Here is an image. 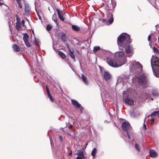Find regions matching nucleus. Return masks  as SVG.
Masks as SVG:
<instances>
[{"label":"nucleus","mask_w":159,"mask_h":159,"mask_svg":"<svg viewBox=\"0 0 159 159\" xmlns=\"http://www.w3.org/2000/svg\"><path fill=\"white\" fill-rule=\"evenodd\" d=\"M56 11L57 12L58 17L62 21H64L65 18L63 17V15H62V13L59 8L56 9Z\"/></svg>","instance_id":"obj_10"},{"label":"nucleus","mask_w":159,"mask_h":159,"mask_svg":"<svg viewBox=\"0 0 159 159\" xmlns=\"http://www.w3.org/2000/svg\"><path fill=\"white\" fill-rule=\"evenodd\" d=\"M12 48L13 50L16 52H19L20 50L19 47L17 45L15 44H14L13 45Z\"/></svg>","instance_id":"obj_19"},{"label":"nucleus","mask_w":159,"mask_h":159,"mask_svg":"<svg viewBox=\"0 0 159 159\" xmlns=\"http://www.w3.org/2000/svg\"><path fill=\"white\" fill-rule=\"evenodd\" d=\"M17 2V3L18 4V7H19L21 9L23 7L21 3V0H16Z\"/></svg>","instance_id":"obj_28"},{"label":"nucleus","mask_w":159,"mask_h":159,"mask_svg":"<svg viewBox=\"0 0 159 159\" xmlns=\"http://www.w3.org/2000/svg\"><path fill=\"white\" fill-rule=\"evenodd\" d=\"M68 51H69V54L70 57L73 59L75 60V57L74 54L73 52H72L70 48L68 47Z\"/></svg>","instance_id":"obj_20"},{"label":"nucleus","mask_w":159,"mask_h":159,"mask_svg":"<svg viewBox=\"0 0 159 159\" xmlns=\"http://www.w3.org/2000/svg\"><path fill=\"white\" fill-rule=\"evenodd\" d=\"M46 90H47V91H48L49 90V89L47 86V85H46Z\"/></svg>","instance_id":"obj_48"},{"label":"nucleus","mask_w":159,"mask_h":159,"mask_svg":"<svg viewBox=\"0 0 159 159\" xmlns=\"http://www.w3.org/2000/svg\"><path fill=\"white\" fill-rule=\"evenodd\" d=\"M29 37V35L26 33H25L23 34V40H28Z\"/></svg>","instance_id":"obj_30"},{"label":"nucleus","mask_w":159,"mask_h":159,"mask_svg":"<svg viewBox=\"0 0 159 159\" xmlns=\"http://www.w3.org/2000/svg\"><path fill=\"white\" fill-rule=\"evenodd\" d=\"M153 50L155 53L159 55V50L155 47H154Z\"/></svg>","instance_id":"obj_33"},{"label":"nucleus","mask_w":159,"mask_h":159,"mask_svg":"<svg viewBox=\"0 0 159 159\" xmlns=\"http://www.w3.org/2000/svg\"><path fill=\"white\" fill-rule=\"evenodd\" d=\"M125 104L129 105H133L134 103V101L132 99L128 98L125 99Z\"/></svg>","instance_id":"obj_14"},{"label":"nucleus","mask_w":159,"mask_h":159,"mask_svg":"<svg viewBox=\"0 0 159 159\" xmlns=\"http://www.w3.org/2000/svg\"><path fill=\"white\" fill-rule=\"evenodd\" d=\"M132 80L134 82L138 81L140 84H145L147 82L146 77L144 74L141 75L138 77H134L132 79Z\"/></svg>","instance_id":"obj_5"},{"label":"nucleus","mask_w":159,"mask_h":159,"mask_svg":"<svg viewBox=\"0 0 159 159\" xmlns=\"http://www.w3.org/2000/svg\"><path fill=\"white\" fill-rule=\"evenodd\" d=\"M21 24H22V26L24 27L25 26V21L24 20H22L21 21Z\"/></svg>","instance_id":"obj_40"},{"label":"nucleus","mask_w":159,"mask_h":159,"mask_svg":"<svg viewBox=\"0 0 159 159\" xmlns=\"http://www.w3.org/2000/svg\"><path fill=\"white\" fill-rule=\"evenodd\" d=\"M116 4L114 2L111 1L108 2V3L107 4L108 7L107 9L108 10H111L114 8L116 7Z\"/></svg>","instance_id":"obj_9"},{"label":"nucleus","mask_w":159,"mask_h":159,"mask_svg":"<svg viewBox=\"0 0 159 159\" xmlns=\"http://www.w3.org/2000/svg\"><path fill=\"white\" fill-rule=\"evenodd\" d=\"M16 23H20V19L18 16L17 15H16Z\"/></svg>","instance_id":"obj_35"},{"label":"nucleus","mask_w":159,"mask_h":159,"mask_svg":"<svg viewBox=\"0 0 159 159\" xmlns=\"http://www.w3.org/2000/svg\"><path fill=\"white\" fill-rule=\"evenodd\" d=\"M83 158H82V157H76V159H82Z\"/></svg>","instance_id":"obj_47"},{"label":"nucleus","mask_w":159,"mask_h":159,"mask_svg":"<svg viewBox=\"0 0 159 159\" xmlns=\"http://www.w3.org/2000/svg\"><path fill=\"white\" fill-rule=\"evenodd\" d=\"M69 128L71 129L72 128V126L71 125H70L69 127Z\"/></svg>","instance_id":"obj_54"},{"label":"nucleus","mask_w":159,"mask_h":159,"mask_svg":"<svg viewBox=\"0 0 159 159\" xmlns=\"http://www.w3.org/2000/svg\"><path fill=\"white\" fill-rule=\"evenodd\" d=\"M81 78L85 84L86 85H88L89 84V82L88 81L87 78L84 75L82 74Z\"/></svg>","instance_id":"obj_18"},{"label":"nucleus","mask_w":159,"mask_h":159,"mask_svg":"<svg viewBox=\"0 0 159 159\" xmlns=\"http://www.w3.org/2000/svg\"><path fill=\"white\" fill-rule=\"evenodd\" d=\"M159 116V111H155L151 115V117H153V116Z\"/></svg>","instance_id":"obj_24"},{"label":"nucleus","mask_w":159,"mask_h":159,"mask_svg":"<svg viewBox=\"0 0 159 159\" xmlns=\"http://www.w3.org/2000/svg\"><path fill=\"white\" fill-rule=\"evenodd\" d=\"M48 96L49 99H50V101L52 102H53L54 100H53V98H52V96L51 95V94L49 95H48Z\"/></svg>","instance_id":"obj_38"},{"label":"nucleus","mask_w":159,"mask_h":159,"mask_svg":"<svg viewBox=\"0 0 159 159\" xmlns=\"http://www.w3.org/2000/svg\"><path fill=\"white\" fill-rule=\"evenodd\" d=\"M104 79L106 80L110 79L111 78V75L108 72L105 71L102 73Z\"/></svg>","instance_id":"obj_13"},{"label":"nucleus","mask_w":159,"mask_h":159,"mask_svg":"<svg viewBox=\"0 0 159 159\" xmlns=\"http://www.w3.org/2000/svg\"><path fill=\"white\" fill-rule=\"evenodd\" d=\"M151 65L154 75L159 77V58L152 56L151 59Z\"/></svg>","instance_id":"obj_2"},{"label":"nucleus","mask_w":159,"mask_h":159,"mask_svg":"<svg viewBox=\"0 0 159 159\" xmlns=\"http://www.w3.org/2000/svg\"><path fill=\"white\" fill-rule=\"evenodd\" d=\"M143 129H147V128H146V126L145 124V122H144V123L143 124Z\"/></svg>","instance_id":"obj_41"},{"label":"nucleus","mask_w":159,"mask_h":159,"mask_svg":"<svg viewBox=\"0 0 159 159\" xmlns=\"http://www.w3.org/2000/svg\"><path fill=\"white\" fill-rule=\"evenodd\" d=\"M127 134L128 135V138L129 139H130V136H129V133L128 132V131H127Z\"/></svg>","instance_id":"obj_44"},{"label":"nucleus","mask_w":159,"mask_h":159,"mask_svg":"<svg viewBox=\"0 0 159 159\" xmlns=\"http://www.w3.org/2000/svg\"><path fill=\"white\" fill-rule=\"evenodd\" d=\"M109 15L110 16V17L108 21L106 22V25H109L111 24L114 21V19L112 13H109Z\"/></svg>","instance_id":"obj_12"},{"label":"nucleus","mask_w":159,"mask_h":159,"mask_svg":"<svg viewBox=\"0 0 159 159\" xmlns=\"http://www.w3.org/2000/svg\"><path fill=\"white\" fill-rule=\"evenodd\" d=\"M16 29L18 31L20 30L22 28L20 25V23H16Z\"/></svg>","instance_id":"obj_22"},{"label":"nucleus","mask_w":159,"mask_h":159,"mask_svg":"<svg viewBox=\"0 0 159 159\" xmlns=\"http://www.w3.org/2000/svg\"><path fill=\"white\" fill-rule=\"evenodd\" d=\"M38 42H39V40H35V43L36 44V43H38Z\"/></svg>","instance_id":"obj_53"},{"label":"nucleus","mask_w":159,"mask_h":159,"mask_svg":"<svg viewBox=\"0 0 159 159\" xmlns=\"http://www.w3.org/2000/svg\"><path fill=\"white\" fill-rule=\"evenodd\" d=\"M97 149L96 148H94L92 150L91 152V155L93 156V157H95V156L97 153Z\"/></svg>","instance_id":"obj_27"},{"label":"nucleus","mask_w":159,"mask_h":159,"mask_svg":"<svg viewBox=\"0 0 159 159\" xmlns=\"http://www.w3.org/2000/svg\"><path fill=\"white\" fill-rule=\"evenodd\" d=\"M47 91V93L48 94V96L49 95H50V92H49V90Z\"/></svg>","instance_id":"obj_46"},{"label":"nucleus","mask_w":159,"mask_h":159,"mask_svg":"<svg viewBox=\"0 0 159 159\" xmlns=\"http://www.w3.org/2000/svg\"><path fill=\"white\" fill-rule=\"evenodd\" d=\"M25 13L27 15H29L30 12V6L28 4L25 5Z\"/></svg>","instance_id":"obj_15"},{"label":"nucleus","mask_w":159,"mask_h":159,"mask_svg":"<svg viewBox=\"0 0 159 159\" xmlns=\"http://www.w3.org/2000/svg\"><path fill=\"white\" fill-rule=\"evenodd\" d=\"M151 124H153V123H154V120L153 119H151Z\"/></svg>","instance_id":"obj_45"},{"label":"nucleus","mask_w":159,"mask_h":159,"mask_svg":"<svg viewBox=\"0 0 159 159\" xmlns=\"http://www.w3.org/2000/svg\"><path fill=\"white\" fill-rule=\"evenodd\" d=\"M122 127L123 130L127 131L131 128L130 124L127 122H123L122 125Z\"/></svg>","instance_id":"obj_7"},{"label":"nucleus","mask_w":159,"mask_h":159,"mask_svg":"<svg viewBox=\"0 0 159 159\" xmlns=\"http://www.w3.org/2000/svg\"><path fill=\"white\" fill-rule=\"evenodd\" d=\"M71 102L73 104L78 107L81 111H82L83 109L82 107L81 106V105L77 101L75 100H72Z\"/></svg>","instance_id":"obj_11"},{"label":"nucleus","mask_w":159,"mask_h":159,"mask_svg":"<svg viewBox=\"0 0 159 159\" xmlns=\"http://www.w3.org/2000/svg\"><path fill=\"white\" fill-rule=\"evenodd\" d=\"M129 40H117V44L120 49L125 48L126 52L129 54L128 56L130 57L133 54V49L129 45Z\"/></svg>","instance_id":"obj_1"},{"label":"nucleus","mask_w":159,"mask_h":159,"mask_svg":"<svg viewBox=\"0 0 159 159\" xmlns=\"http://www.w3.org/2000/svg\"><path fill=\"white\" fill-rule=\"evenodd\" d=\"M65 34H62L61 35L62 40H63V38H65Z\"/></svg>","instance_id":"obj_43"},{"label":"nucleus","mask_w":159,"mask_h":159,"mask_svg":"<svg viewBox=\"0 0 159 159\" xmlns=\"http://www.w3.org/2000/svg\"><path fill=\"white\" fill-rule=\"evenodd\" d=\"M72 155V152L71 151H70V153L69 154V155L71 156Z\"/></svg>","instance_id":"obj_51"},{"label":"nucleus","mask_w":159,"mask_h":159,"mask_svg":"<svg viewBox=\"0 0 159 159\" xmlns=\"http://www.w3.org/2000/svg\"><path fill=\"white\" fill-rule=\"evenodd\" d=\"M152 39H154V35L153 34V36H152Z\"/></svg>","instance_id":"obj_55"},{"label":"nucleus","mask_w":159,"mask_h":159,"mask_svg":"<svg viewBox=\"0 0 159 159\" xmlns=\"http://www.w3.org/2000/svg\"><path fill=\"white\" fill-rule=\"evenodd\" d=\"M59 138H60V139L61 140V141H62V138L61 136H60L59 137Z\"/></svg>","instance_id":"obj_49"},{"label":"nucleus","mask_w":159,"mask_h":159,"mask_svg":"<svg viewBox=\"0 0 159 159\" xmlns=\"http://www.w3.org/2000/svg\"><path fill=\"white\" fill-rule=\"evenodd\" d=\"M99 21H101L104 24V25H106V19H100L99 20Z\"/></svg>","instance_id":"obj_36"},{"label":"nucleus","mask_w":159,"mask_h":159,"mask_svg":"<svg viewBox=\"0 0 159 159\" xmlns=\"http://www.w3.org/2000/svg\"><path fill=\"white\" fill-rule=\"evenodd\" d=\"M130 70L133 72H140L142 70V66L140 63L135 61H133L131 62L129 66Z\"/></svg>","instance_id":"obj_4"},{"label":"nucleus","mask_w":159,"mask_h":159,"mask_svg":"<svg viewBox=\"0 0 159 159\" xmlns=\"http://www.w3.org/2000/svg\"><path fill=\"white\" fill-rule=\"evenodd\" d=\"M149 153L150 156L153 158L156 157L157 156V154L156 152L153 150H150Z\"/></svg>","instance_id":"obj_16"},{"label":"nucleus","mask_w":159,"mask_h":159,"mask_svg":"<svg viewBox=\"0 0 159 159\" xmlns=\"http://www.w3.org/2000/svg\"><path fill=\"white\" fill-rule=\"evenodd\" d=\"M58 54L62 58H64L66 57V55L62 52L61 51H58Z\"/></svg>","instance_id":"obj_25"},{"label":"nucleus","mask_w":159,"mask_h":159,"mask_svg":"<svg viewBox=\"0 0 159 159\" xmlns=\"http://www.w3.org/2000/svg\"><path fill=\"white\" fill-rule=\"evenodd\" d=\"M52 28V26L50 25H48L46 27L47 30L49 31L51 30Z\"/></svg>","instance_id":"obj_34"},{"label":"nucleus","mask_w":159,"mask_h":159,"mask_svg":"<svg viewBox=\"0 0 159 159\" xmlns=\"http://www.w3.org/2000/svg\"><path fill=\"white\" fill-rule=\"evenodd\" d=\"M153 95L156 96H159V92L157 89H154L152 92Z\"/></svg>","instance_id":"obj_23"},{"label":"nucleus","mask_w":159,"mask_h":159,"mask_svg":"<svg viewBox=\"0 0 159 159\" xmlns=\"http://www.w3.org/2000/svg\"><path fill=\"white\" fill-rule=\"evenodd\" d=\"M130 36L126 33L121 34L117 39V40H130Z\"/></svg>","instance_id":"obj_6"},{"label":"nucleus","mask_w":159,"mask_h":159,"mask_svg":"<svg viewBox=\"0 0 159 159\" xmlns=\"http://www.w3.org/2000/svg\"><path fill=\"white\" fill-rule=\"evenodd\" d=\"M25 42V43L26 45V46L27 47H31V45L30 43L29 40H24Z\"/></svg>","instance_id":"obj_32"},{"label":"nucleus","mask_w":159,"mask_h":159,"mask_svg":"<svg viewBox=\"0 0 159 159\" xmlns=\"http://www.w3.org/2000/svg\"><path fill=\"white\" fill-rule=\"evenodd\" d=\"M76 155L79 156V157L82 158L84 157V152L81 151H79L78 153H76Z\"/></svg>","instance_id":"obj_26"},{"label":"nucleus","mask_w":159,"mask_h":159,"mask_svg":"<svg viewBox=\"0 0 159 159\" xmlns=\"http://www.w3.org/2000/svg\"><path fill=\"white\" fill-rule=\"evenodd\" d=\"M3 4V3L0 2V6H2Z\"/></svg>","instance_id":"obj_52"},{"label":"nucleus","mask_w":159,"mask_h":159,"mask_svg":"<svg viewBox=\"0 0 159 159\" xmlns=\"http://www.w3.org/2000/svg\"><path fill=\"white\" fill-rule=\"evenodd\" d=\"M153 36V34H151V35H149L148 37V40H151V38H152Z\"/></svg>","instance_id":"obj_39"},{"label":"nucleus","mask_w":159,"mask_h":159,"mask_svg":"<svg viewBox=\"0 0 159 159\" xmlns=\"http://www.w3.org/2000/svg\"><path fill=\"white\" fill-rule=\"evenodd\" d=\"M72 28L75 31L78 32L80 30V28L79 27L75 25H72Z\"/></svg>","instance_id":"obj_21"},{"label":"nucleus","mask_w":159,"mask_h":159,"mask_svg":"<svg viewBox=\"0 0 159 159\" xmlns=\"http://www.w3.org/2000/svg\"><path fill=\"white\" fill-rule=\"evenodd\" d=\"M52 20L54 21L57 25L59 24L58 20H57V15L56 13H54L52 16Z\"/></svg>","instance_id":"obj_17"},{"label":"nucleus","mask_w":159,"mask_h":159,"mask_svg":"<svg viewBox=\"0 0 159 159\" xmlns=\"http://www.w3.org/2000/svg\"><path fill=\"white\" fill-rule=\"evenodd\" d=\"M100 49V47L99 46H96L94 47L93 51L94 53L96 52L97 51Z\"/></svg>","instance_id":"obj_31"},{"label":"nucleus","mask_w":159,"mask_h":159,"mask_svg":"<svg viewBox=\"0 0 159 159\" xmlns=\"http://www.w3.org/2000/svg\"><path fill=\"white\" fill-rule=\"evenodd\" d=\"M17 2V3L18 4V7H19L21 9L23 7L21 3V0H16Z\"/></svg>","instance_id":"obj_29"},{"label":"nucleus","mask_w":159,"mask_h":159,"mask_svg":"<svg viewBox=\"0 0 159 159\" xmlns=\"http://www.w3.org/2000/svg\"><path fill=\"white\" fill-rule=\"evenodd\" d=\"M88 145V143H85V148H86V146H87Z\"/></svg>","instance_id":"obj_50"},{"label":"nucleus","mask_w":159,"mask_h":159,"mask_svg":"<svg viewBox=\"0 0 159 159\" xmlns=\"http://www.w3.org/2000/svg\"><path fill=\"white\" fill-rule=\"evenodd\" d=\"M107 63L111 66L113 67H117L121 66L125 63V59H123V61L121 62L118 60H115L111 58L108 57L107 58Z\"/></svg>","instance_id":"obj_3"},{"label":"nucleus","mask_w":159,"mask_h":159,"mask_svg":"<svg viewBox=\"0 0 159 159\" xmlns=\"http://www.w3.org/2000/svg\"><path fill=\"white\" fill-rule=\"evenodd\" d=\"M158 40H159V37L158 38Z\"/></svg>","instance_id":"obj_57"},{"label":"nucleus","mask_w":159,"mask_h":159,"mask_svg":"<svg viewBox=\"0 0 159 159\" xmlns=\"http://www.w3.org/2000/svg\"><path fill=\"white\" fill-rule=\"evenodd\" d=\"M158 42L159 43V40H158Z\"/></svg>","instance_id":"obj_58"},{"label":"nucleus","mask_w":159,"mask_h":159,"mask_svg":"<svg viewBox=\"0 0 159 159\" xmlns=\"http://www.w3.org/2000/svg\"><path fill=\"white\" fill-rule=\"evenodd\" d=\"M135 148L136 150L138 151H140V149L139 148V147L138 144H136L135 145Z\"/></svg>","instance_id":"obj_37"},{"label":"nucleus","mask_w":159,"mask_h":159,"mask_svg":"<svg viewBox=\"0 0 159 159\" xmlns=\"http://www.w3.org/2000/svg\"><path fill=\"white\" fill-rule=\"evenodd\" d=\"M118 55L119 59H118L120 62H122L123 61V59L125 58V61H126V58L124 56V53L123 52L121 51L119 52L116 53V55Z\"/></svg>","instance_id":"obj_8"},{"label":"nucleus","mask_w":159,"mask_h":159,"mask_svg":"<svg viewBox=\"0 0 159 159\" xmlns=\"http://www.w3.org/2000/svg\"><path fill=\"white\" fill-rule=\"evenodd\" d=\"M151 99L152 100H153V98H151Z\"/></svg>","instance_id":"obj_56"},{"label":"nucleus","mask_w":159,"mask_h":159,"mask_svg":"<svg viewBox=\"0 0 159 159\" xmlns=\"http://www.w3.org/2000/svg\"><path fill=\"white\" fill-rule=\"evenodd\" d=\"M149 117H150L149 116H146L145 119H144V122H145V121H146V119H147V118H148Z\"/></svg>","instance_id":"obj_42"}]
</instances>
